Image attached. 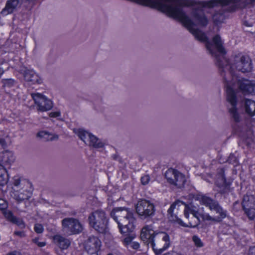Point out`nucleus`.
Returning a JSON list of instances; mask_svg holds the SVG:
<instances>
[{"label": "nucleus", "instance_id": "nucleus-49", "mask_svg": "<svg viewBox=\"0 0 255 255\" xmlns=\"http://www.w3.org/2000/svg\"><path fill=\"white\" fill-rule=\"evenodd\" d=\"M27 1H30L31 0H25Z\"/></svg>", "mask_w": 255, "mask_h": 255}, {"label": "nucleus", "instance_id": "nucleus-8", "mask_svg": "<svg viewBox=\"0 0 255 255\" xmlns=\"http://www.w3.org/2000/svg\"><path fill=\"white\" fill-rule=\"evenodd\" d=\"M62 230L68 235L78 234L83 231V226L78 220L65 218L62 220Z\"/></svg>", "mask_w": 255, "mask_h": 255}, {"label": "nucleus", "instance_id": "nucleus-2", "mask_svg": "<svg viewBox=\"0 0 255 255\" xmlns=\"http://www.w3.org/2000/svg\"><path fill=\"white\" fill-rule=\"evenodd\" d=\"M141 240L147 246H150L156 254H160L170 246V238L164 232H155L151 226L144 227L141 231Z\"/></svg>", "mask_w": 255, "mask_h": 255}, {"label": "nucleus", "instance_id": "nucleus-46", "mask_svg": "<svg viewBox=\"0 0 255 255\" xmlns=\"http://www.w3.org/2000/svg\"><path fill=\"white\" fill-rule=\"evenodd\" d=\"M4 73V70L0 67V76L3 74Z\"/></svg>", "mask_w": 255, "mask_h": 255}, {"label": "nucleus", "instance_id": "nucleus-45", "mask_svg": "<svg viewBox=\"0 0 255 255\" xmlns=\"http://www.w3.org/2000/svg\"><path fill=\"white\" fill-rule=\"evenodd\" d=\"M113 158L115 160H117L118 158V155L117 154H114L112 156Z\"/></svg>", "mask_w": 255, "mask_h": 255}, {"label": "nucleus", "instance_id": "nucleus-9", "mask_svg": "<svg viewBox=\"0 0 255 255\" xmlns=\"http://www.w3.org/2000/svg\"><path fill=\"white\" fill-rule=\"evenodd\" d=\"M244 214L251 220L255 218V196L247 194L244 196L241 203Z\"/></svg>", "mask_w": 255, "mask_h": 255}, {"label": "nucleus", "instance_id": "nucleus-48", "mask_svg": "<svg viewBox=\"0 0 255 255\" xmlns=\"http://www.w3.org/2000/svg\"><path fill=\"white\" fill-rule=\"evenodd\" d=\"M107 255H115L112 253L108 254Z\"/></svg>", "mask_w": 255, "mask_h": 255}, {"label": "nucleus", "instance_id": "nucleus-6", "mask_svg": "<svg viewBox=\"0 0 255 255\" xmlns=\"http://www.w3.org/2000/svg\"><path fill=\"white\" fill-rule=\"evenodd\" d=\"M135 209L139 218L142 220L152 218L155 213L154 204L146 199L139 200L135 204Z\"/></svg>", "mask_w": 255, "mask_h": 255}, {"label": "nucleus", "instance_id": "nucleus-16", "mask_svg": "<svg viewBox=\"0 0 255 255\" xmlns=\"http://www.w3.org/2000/svg\"><path fill=\"white\" fill-rule=\"evenodd\" d=\"M189 214H191L193 215V218H195L196 219V221L193 224L191 222H189L188 225H186V227H189L191 228L196 227L200 223V215L201 214L199 213V212L196 209L195 207L189 206H185L184 210V215L186 218H188Z\"/></svg>", "mask_w": 255, "mask_h": 255}, {"label": "nucleus", "instance_id": "nucleus-47", "mask_svg": "<svg viewBox=\"0 0 255 255\" xmlns=\"http://www.w3.org/2000/svg\"><path fill=\"white\" fill-rule=\"evenodd\" d=\"M88 255H98V253L88 254Z\"/></svg>", "mask_w": 255, "mask_h": 255}, {"label": "nucleus", "instance_id": "nucleus-34", "mask_svg": "<svg viewBox=\"0 0 255 255\" xmlns=\"http://www.w3.org/2000/svg\"><path fill=\"white\" fill-rule=\"evenodd\" d=\"M193 241L195 243V245L197 247H202L203 244L201 242L200 239L196 236H194L192 238Z\"/></svg>", "mask_w": 255, "mask_h": 255}, {"label": "nucleus", "instance_id": "nucleus-19", "mask_svg": "<svg viewBox=\"0 0 255 255\" xmlns=\"http://www.w3.org/2000/svg\"><path fill=\"white\" fill-rule=\"evenodd\" d=\"M15 160L13 153L9 150H5L0 153V161L4 165H9Z\"/></svg>", "mask_w": 255, "mask_h": 255}, {"label": "nucleus", "instance_id": "nucleus-31", "mask_svg": "<svg viewBox=\"0 0 255 255\" xmlns=\"http://www.w3.org/2000/svg\"><path fill=\"white\" fill-rule=\"evenodd\" d=\"M129 232H128L129 233ZM127 237L123 240V243L125 246H128L129 244H131V241L134 238V236L133 234L130 235H128V233H125Z\"/></svg>", "mask_w": 255, "mask_h": 255}, {"label": "nucleus", "instance_id": "nucleus-40", "mask_svg": "<svg viewBox=\"0 0 255 255\" xmlns=\"http://www.w3.org/2000/svg\"><path fill=\"white\" fill-rule=\"evenodd\" d=\"M248 255H255V246L251 247L248 253Z\"/></svg>", "mask_w": 255, "mask_h": 255}, {"label": "nucleus", "instance_id": "nucleus-22", "mask_svg": "<svg viewBox=\"0 0 255 255\" xmlns=\"http://www.w3.org/2000/svg\"><path fill=\"white\" fill-rule=\"evenodd\" d=\"M37 136L45 141L58 140L59 138L58 135L45 130L39 131L37 133Z\"/></svg>", "mask_w": 255, "mask_h": 255}, {"label": "nucleus", "instance_id": "nucleus-3", "mask_svg": "<svg viewBox=\"0 0 255 255\" xmlns=\"http://www.w3.org/2000/svg\"><path fill=\"white\" fill-rule=\"evenodd\" d=\"M110 215L118 223L121 233L133 232L135 219L132 210L126 207H116L112 210Z\"/></svg>", "mask_w": 255, "mask_h": 255}, {"label": "nucleus", "instance_id": "nucleus-26", "mask_svg": "<svg viewBox=\"0 0 255 255\" xmlns=\"http://www.w3.org/2000/svg\"><path fill=\"white\" fill-rule=\"evenodd\" d=\"M105 143L100 139L93 134L88 145L95 148H99L103 147Z\"/></svg>", "mask_w": 255, "mask_h": 255}, {"label": "nucleus", "instance_id": "nucleus-24", "mask_svg": "<svg viewBox=\"0 0 255 255\" xmlns=\"http://www.w3.org/2000/svg\"><path fill=\"white\" fill-rule=\"evenodd\" d=\"M77 135L79 137L88 145L91 139L92 134L83 129H79L77 132Z\"/></svg>", "mask_w": 255, "mask_h": 255}, {"label": "nucleus", "instance_id": "nucleus-18", "mask_svg": "<svg viewBox=\"0 0 255 255\" xmlns=\"http://www.w3.org/2000/svg\"><path fill=\"white\" fill-rule=\"evenodd\" d=\"M216 184L218 187V192L222 194H226L231 191L230 183L226 182L224 176L222 175L221 177L219 178Z\"/></svg>", "mask_w": 255, "mask_h": 255}, {"label": "nucleus", "instance_id": "nucleus-1", "mask_svg": "<svg viewBox=\"0 0 255 255\" xmlns=\"http://www.w3.org/2000/svg\"><path fill=\"white\" fill-rule=\"evenodd\" d=\"M213 41L214 44L208 42L206 43V48L209 53L216 58V64L219 67L221 75L226 83L227 100L233 106V108L230 110V112L235 120L238 121L239 116L235 109L236 102L235 93L229 82L231 80L230 78L232 81L237 80L238 76L234 71L235 69L242 73L251 71L253 68L252 61L248 56L239 54L235 57L233 63L230 64L228 60L223 55L225 53V51L220 35H216L213 38Z\"/></svg>", "mask_w": 255, "mask_h": 255}, {"label": "nucleus", "instance_id": "nucleus-11", "mask_svg": "<svg viewBox=\"0 0 255 255\" xmlns=\"http://www.w3.org/2000/svg\"><path fill=\"white\" fill-rule=\"evenodd\" d=\"M31 97L37 106V110L45 112L50 110L53 107L52 101L40 93H32Z\"/></svg>", "mask_w": 255, "mask_h": 255}, {"label": "nucleus", "instance_id": "nucleus-21", "mask_svg": "<svg viewBox=\"0 0 255 255\" xmlns=\"http://www.w3.org/2000/svg\"><path fill=\"white\" fill-rule=\"evenodd\" d=\"M243 103L245 111L250 116L255 115V102L254 101L246 99L244 100Z\"/></svg>", "mask_w": 255, "mask_h": 255}, {"label": "nucleus", "instance_id": "nucleus-33", "mask_svg": "<svg viewBox=\"0 0 255 255\" xmlns=\"http://www.w3.org/2000/svg\"><path fill=\"white\" fill-rule=\"evenodd\" d=\"M7 207V202L3 199H0V210L2 213L6 210Z\"/></svg>", "mask_w": 255, "mask_h": 255}, {"label": "nucleus", "instance_id": "nucleus-42", "mask_svg": "<svg viewBox=\"0 0 255 255\" xmlns=\"http://www.w3.org/2000/svg\"><path fill=\"white\" fill-rule=\"evenodd\" d=\"M131 247L135 250L138 249L139 248V244L137 242H133L131 243Z\"/></svg>", "mask_w": 255, "mask_h": 255}, {"label": "nucleus", "instance_id": "nucleus-38", "mask_svg": "<svg viewBox=\"0 0 255 255\" xmlns=\"http://www.w3.org/2000/svg\"><path fill=\"white\" fill-rule=\"evenodd\" d=\"M34 242L39 247H43L45 246L46 243L44 242H39L38 239H34Z\"/></svg>", "mask_w": 255, "mask_h": 255}, {"label": "nucleus", "instance_id": "nucleus-23", "mask_svg": "<svg viewBox=\"0 0 255 255\" xmlns=\"http://www.w3.org/2000/svg\"><path fill=\"white\" fill-rule=\"evenodd\" d=\"M54 240L62 250L67 249L70 245V242L68 239L59 235L54 236Z\"/></svg>", "mask_w": 255, "mask_h": 255}, {"label": "nucleus", "instance_id": "nucleus-17", "mask_svg": "<svg viewBox=\"0 0 255 255\" xmlns=\"http://www.w3.org/2000/svg\"><path fill=\"white\" fill-rule=\"evenodd\" d=\"M12 185L13 192H16L22 189V188H27V187L32 185L31 183L28 180L19 175H16L13 177Z\"/></svg>", "mask_w": 255, "mask_h": 255}, {"label": "nucleus", "instance_id": "nucleus-14", "mask_svg": "<svg viewBox=\"0 0 255 255\" xmlns=\"http://www.w3.org/2000/svg\"><path fill=\"white\" fill-rule=\"evenodd\" d=\"M22 75L24 80L31 84H40L42 83V79L32 69L25 68Z\"/></svg>", "mask_w": 255, "mask_h": 255}, {"label": "nucleus", "instance_id": "nucleus-39", "mask_svg": "<svg viewBox=\"0 0 255 255\" xmlns=\"http://www.w3.org/2000/svg\"><path fill=\"white\" fill-rule=\"evenodd\" d=\"M233 208L236 211H238L240 208V203L238 201H237L233 203Z\"/></svg>", "mask_w": 255, "mask_h": 255}, {"label": "nucleus", "instance_id": "nucleus-20", "mask_svg": "<svg viewBox=\"0 0 255 255\" xmlns=\"http://www.w3.org/2000/svg\"><path fill=\"white\" fill-rule=\"evenodd\" d=\"M2 213L7 221L17 225L21 228H24V224L23 221L14 216L11 211L6 210Z\"/></svg>", "mask_w": 255, "mask_h": 255}, {"label": "nucleus", "instance_id": "nucleus-5", "mask_svg": "<svg viewBox=\"0 0 255 255\" xmlns=\"http://www.w3.org/2000/svg\"><path fill=\"white\" fill-rule=\"evenodd\" d=\"M237 82L238 86L239 87L240 90L244 94H252L254 92L255 89V84L253 83L252 81H249L248 80L246 79H243V80H238L237 79V80H234L232 81V79L230 80V81L229 83L230 85V86L231 88H232L235 95V109H236V111L237 114L239 116V119L238 121L235 120V118L233 116V115L231 114L230 110L233 108V106L232 105L231 103L228 101V102L230 104L231 107L229 108V111L230 114V115L232 117V118L233 119V120L236 123H239L240 121L241 120V117L238 113L237 111V109L236 108V105H237V96L236 92L234 90V87H235V84L236 82Z\"/></svg>", "mask_w": 255, "mask_h": 255}, {"label": "nucleus", "instance_id": "nucleus-37", "mask_svg": "<svg viewBox=\"0 0 255 255\" xmlns=\"http://www.w3.org/2000/svg\"><path fill=\"white\" fill-rule=\"evenodd\" d=\"M34 230L37 233L40 234L43 231V226L41 224H35L34 227Z\"/></svg>", "mask_w": 255, "mask_h": 255}, {"label": "nucleus", "instance_id": "nucleus-43", "mask_svg": "<svg viewBox=\"0 0 255 255\" xmlns=\"http://www.w3.org/2000/svg\"><path fill=\"white\" fill-rule=\"evenodd\" d=\"M7 255H21V253L17 251H13L9 254H8Z\"/></svg>", "mask_w": 255, "mask_h": 255}, {"label": "nucleus", "instance_id": "nucleus-15", "mask_svg": "<svg viewBox=\"0 0 255 255\" xmlns=\"http://www.w3.org/2000/svg\"><path fill=\"white\" fill-rule=\"evenodd\" d=\"M24 0H8L6 1L5 7L2 9L1 14L7 15L13 13L17 8L21 6Z\"/></svg>", "mask_w": 255, "mask_h": 255}, {"label": "nucleus", "instance_id": "nucleus-36", "mask_svg": "<svg viewBox=\"0 0 255 255\" xmlns=\"http://www.w3.org/2000/svg\"><path fill=\"white\" fill-rule=\"evenodd\" d=\"M7 142L5 137L0 136V148H5L7 147Z\"/></svg>", "mask_w": 255, "mask_h": 255}, {"label": "nucleus", "instance_id": "nucleus-32", "mask_svg": "<svg viewBox=\"0 0 255 255\" xmlns=\"http://www.w3.org/2000/svg\"><path fill=\"white\" fill-rule=\"evenodd\" d=\"M200 216L204 221H211L214 223H217L215 218L211 216L208 214H201V215H200Z\"/></svg>", "mask_w": 255, "mask_h": 255}, {"label": "nucleus", "instance_id": "nucleus-7", "mask_svg": "<svg viewBox=\"0 0 255 255\" xmlns=\"http://www.w3.org/2000/svg\"><path fill=\"white\" fill-rule=\"evenodd\" d=\"M201 203L208 207L211 211H214L218 216L215 218L216 222L219 223L227 217V211L224 209L219 203L211 198L202 196L200 199Z\"/></svg>", "mask_w": 255, "mask_h": 255}, {"label": "nucleus", "instance_id": "nucleus-41", "mask_svg": "<svg viewBox=\"0 0 255 255\" xmlns=\"http://www.w3.org/2000/svg\"><path fill=\"white\" fill-rule=\"evenodd\" d=\"M61 115V113L60 112H51L49 113V116L50 117L52 118H56L59 117Z\"/></svg>", "mask_w": 255, "mask_h": 255}, {"label": "nucleus", "instance_id": "nucleus-28", "mask_svg": "<svg viewBox=\"0 0 255 255\" xmlns=\"http://www.w3.org/2000/svg\"><path fill=\"white\" fill-rule=\"evenodd\" d=\"M183 204H184L182 202H181L179 200L176 201L171 205L170 208L167 211V212L171 213L172 212H177V211L179 209V207Z\"/></svg>", "mask_w": 255, "mask_h": 255}, {"label": "nucleus", "instance_id": "nucleus-30", "mask_svg": "<svg viewBox=\"0 0 255 255\" xmlns=\"http://www.w3.org/2000/svg\"><path fill=\"white\" fill-rule=\"evenodd\" d=\"M15 80L12 79H4L2 80V83L4 86L11 87L15 84Z\"/></svg>", "mask_w": 255, "mask_h": 255}, {"label": "nucleus", "instance_id": "nucleus-29", "mask_svg": "<svg viewBox=\"0 0 255 255\" xmlns=\"http://www.w3.org/2000/svg\"><path fill=\"white\" fill-rule=\"evenodd\" d=\"M227 161L230 163L234 165V166H236L238 165V160L237 157L235 156L234 154L231 153L230 154Z\"/></svg>", "mask_w": 255, "mask_h": 255}, {"label": "nucleus", "instance_id": "nucleus-25", "mask_svg": "<svg viewBox=\"0 0 255 255\" xmlns=\"http://www.w3.org/2000/svg\"><path fill=\"white\" fill-rule=\"evenodd\" d=\"M8 175L3 165L0 164V185L4 186L6 185L8 181Z\"/></svg>", "mask_w": 255, "mask_h": 255}, {"label": "nucleus", "instance_id": "nucleus-10", "mask_svg": "<svg viewBox=\"0 0 255 255\" xmlns=\"http://www.w3.org/2000/svg\"><path fill=\"white\" fill-rule=\"evenodd\" d=\"M165 177L170 184L179 188L183 187L186 182L185 175L178 170L172 168L166 171Z\"/></svg>", "mask_w": 255, "mask_h": 255}, {"label": "nucleus", "instance_id": "nucleus-13", "mask_svg": "<svg viewBox=\"0 0 255 255\" xmlns=\"http://www.w3.org/2000/svg\"><path fill=\"white\" fill-rule=\"evenodd\" d=\"M101 246L100 240L94 236H90L85 242V249L88 254L98 253Z\"/></svg>", "mask_w": 255, "mask_h": 255}, {"label": "nucleus", "instance_id": "nucleus-12", "mask_svg": "<svg viewBox=\"0 0 255 255\" xmlns=\"http://www.w3.org/2000/svg\"><path fill=\"white\" fill-rule=\"evenodd\" d=\"M33 191V186L31 185L16 192H13V198L18 203L24 202L31 198Z\"/></svg>", "mask_w": 255, "mask_h": 255}, {"label": "nucleus", "instance_id": "nucleus-35", "mask_svg": "<svg viewBox=\"0 0 255 255\" xmlns=\"http://www.w3.org/2000/svg\"><path fill=\"white\" fill-rule=\"evenodd\" d=\"M150 179V178L148 175H144L141 177V183L142 185H146L149 183Z\"/></svg>", "mask_w": 255, "mask_h": 255}, {"label": "nucleus", "instance_id": "nucleus-44", "mask_svg": "<svg viewBox=\"0 0 255 255\" xmlns=\"http://www.w3.org/2000/svg\"><path fill=\"white\" fill-rule=\"evenodd\" d=\"M14 234L17 236H22L23 234V233L20 231H16L14 232Z\"/></svg>", "mask_w": 255, "mask_h": 255}, {"label": "nucleus", "instance_id": "nucleus-27", "mask_svg": "<svg viewBox=\"0 0 255 255\" xmlns=\"http://www.w3.org/2000/svg\"><path fill=\"white\" fill-rule=\"evenodd\" d=\"M168 218L169 220L173 223H177L183 227H186V225L183 222L177 215V212H168Z\"/></svg>", "mask_w": 255, "mask_h": 255}, {"label": "nucleus", "instance_id": "nucleus-4", "mask_svg": "<svg viewBox=\"0 0 255 255\" xmlns=\"http://www.w3.org/2000/svg\"><path fill=\"white\" fill-rule=\"evenodd\" d=\"M88 220L90 226L98 233L105 234L108 232V219L103 211L93 212L89 216Z\"/></svg>", "mask_w": 255, "mask_h": 255}]
</instances>
